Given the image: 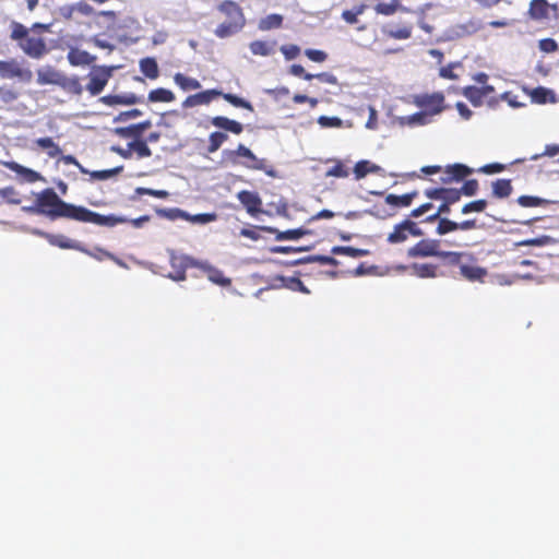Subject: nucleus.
<instances>
[{
	"instance_id": "obj_42",
	"label": "nucleus",
	"mask_w": 559,
	"mask_h": 559,
	"mask_svg": "<svg viewBox=\"0 0 559 559\" xmlns=\"http://www.w3.org/2000/svg\"><path fill=\"white\" fill-rule=\"evenodd\" d=\"M333 254H343L350 258H360L369 254V251L366 249H359L348 246H335L331 249Z\"/></svg>"
},
{
	"instance_id": "obj_61",
	"label": "nucleus",
	"mask_w": 559,
	"mask_h": 559,
	"mask_svg": "<svg viewBox=\"0 0 559 559\" xmlns=\"http://www.w3.org/2000/svg\"><path fill=\"white\" fill-rule=\"evenodd\" d=\"M460 191L467 197L475 195L478 191V181L476 179L466 180Z\"/></svg>"
},
{
	"instance_id": "obj_2",
	"label": "nucleus",
	"mask_w": 559,
	"mask_h": 559,
	"mask_svg": "<svg viewBox=\"0 0 559 559\" xmlns=\"http://www.w3.org/2000/svg\"><path fill=\"white\" fill-rule=\"evenodd\" d=\"M216 10L225 20L214 29L218 38H227L239 33L246 25V16L242 8L234 0H223Z\"/></svg>"
},
{
	"instance_id": "obj_18",
	"label": "nucleus",
	"mask_w": 559,
	"mask_h": 559,
	"mask_svg": "<svg viewBox=\"0 0 559 559\" xmlns=\"http://www.w3.org/2000/svg\"><path fill=\"white\" fill-rule=\"evenodd\" d=\"M237 198L251 216L262 212V200L257 192L241 190L238 192Z\"/></svg>"
},
{
	"instance_id": "obj_44",
	"label": "nucleus",
	"mask_w": 559,
	"mask_h": 559,
	"mask_svg": "<svg viewBox=\"0 0 559 559\" xmlns=\"http://www.w3.org/2000/svg\"><path fill=\"white\" fill-rule=\"evenodd\" d=\"M282 284L285 288L290 289L293 292H300L302 294H309L310 290L304 285L299 277L295 276H282Z\"/></svg>"
},
{
	"instance_id": "obj_48",
	"label": "nucleus",
	"mask_w": 559,
	"mask_h": 559,
	"mask_svg": "<svg viewBox=\"0 0 559 559\" xmlns=\"http://www.w3.org/2000/svg\"><path fill=\"white\" fill-rule=\"evenodd\" d=\"M366 8L365 4H359L353 10H344L342 12V19L348 24H356L358 22V15H361Z\"/></svg>"
},
{
	"instance_id": "obj_56",
	"label": "nucleus",
	"mask_w": 559,
	"mask_h": 559,
	"mask_svg": "<svg viewBox=\"0 0 559 559\" xmlns=\"http://www.w3.org/2000/svg\"><path fill=\"white\" fill-rule=\"evenodd\" d=\"M157 214L162 217L168 218V219H176L179 217L188 218L189 215L186 214L183 211L179 209H160L156 211Z\"/></svg>"
},
{
	"instance_id": "obj_20",
	"label": "nucleus",
	"mask_w": 559,
	"mask_h": 559,
	"mask_svg": "<svg viewBox=\"0 0 559 559\" xmlns=\"http://www.w3.org/2000/svg\"><path fill=\"white\" fill-rule=\"evenodd\" d=\"M38 234L44 236L50 245L56 246L58 248L74 249V250L82 251L86 254H91L90 251L87 249H84L78 241L72 240L63 235H52V234L39 233V231H38Z\"/></svg>"
},
{
	"instance_id": "obj_1",
	"label": "nucleus",
	"mask_w": 559,
	"mask_h": 559,
	"mask_svg": "<svg viewBox=\"0 0 559 559\" xmlns=\"http://www.w3.org/2000/svg\"><path fill=\"white\" fill-rule=\"evenodd\" d=\"M36 200L40 215L55 221L57 218H68L76 221L81 205L67 203L59 198L52 188H46L36 194Z\"/></svg>"
},
{
	"instance_id": "obj_27",
	"label": "nucleus",
	"mask_w": 559,
	"mask_h": 559,
	"mask_svg": "<svg viewBox=\"0 0 559 559\" xmlns=\"http://www.w3.org/2000/svg\"><path fill=\"white\" fill-rule=\"evenodd\" d=\"M142 97L136 96L133 93L122 94V95H106L102 97V102L108 106L114 105H134L141 103Z\"/></svg>"
},
{
	"instance_id": "obj_53",
	"label": "nucleus",
	"mask_w": 559,
	"mask_h": 559,
	"mask_svg": "<svg viewBox=\"0 0 559 559\" xmlns=\"http://www.w3.org/2000/svg\"><path fill=\"white\" fill-rule=\"evenodd\" d=\"M301 262H319L320 264H323V265H333V266H336L338 264V261L335 258L330 257V255H320V254L311 255V257H308V258L297 261V263H301Z\"/></svg>"
},
{
	"instance_id": "obj_24",
	"label": "nucleus",
	"mask_w": 559,
	"mask_h": 559,
	"mask_svg": "<svg viewBox=\"0 0 559 559\" xmlns=\"http://www.w3.org/2000/svg\"><path fill=\"white\" fill-rule=\"evenodd\" d=\"M438 259L441 260L445 266H457L468 259V252L463 251H443L440 249Z\"/></svg>"
},
{
	"instance_id": "obj_39",
	"label": "nucleus",
	"mask_w": 559,
	"mask_h": 559,
	"mask_svg": "<svg viewBox=\"0 0 559 559\" xmlns=\"http://www.w3.org/2000/svg\"><path fill=\"white\" fill-rule=\"evenodd\" d=\"M275 43H269L264 40H253L250 43V51L255 56H270L274 52Z\"/></svg>"
},
{
	"instance_id": "obj_55",
	"label": "nucleus",
	"mask_w": 559,
	"mask_h": 559,
	"mask_svg": "<svg viewBox=\"0 0 559 559\" xmlns=\"http://www.w3.org/2000/svg\"><path fill=\"white\" fill-rule=\"evenodd\" d=\"M367 213L381 219L391 217L395 214L394 211L388 210L383 204H374L367 211Z\"/></svg>"
},
{
	"instance_id": "obj_49",
	"label": "nucleus",
	"mask_w": 559,
	"mask_h": 559,
	"mask_svg": "<svg viewBox=\"0 0 559 559\" xmlns=\"http://www.w3.org/2000/svg\"><path fill=\"white\" fill-rule=\"evenodd\" d=\"M0 197L9 204H20V193L12 186L0 189Z\"/></svg>"
},
{
	"instance_id": "obj_41",
	"label": "nucleus",
	"mask_w": 559,
	"mask_h": 559,
	"mask_svg": "<svg viewBox=\"0 0 559 559\" xmlns=\"http://www.w3.org/2000/svg\"><path fill=\"white\" fill-rule=\"evenodd\" d=\"M132 154L135 153L138 158H146L152 156V151L144 139L133 140L128 143Z\"/></svg>"
},
{
	"instance_id": "obj_9",
	"label": "nucleus",
	"mask_w": 559,
	"mask_h": 559,
	"mask_svg": "<svg viewBox=\"0 0 559 559\" xmlns=\"http://www.w3.org/2000/svg\"><path fill=\"white\" fill-rule=\"evenodd\" d=\"M0 76L2 79H19L28 82L33 73L29 69L23 68L16 59H10L0 60Z\"/></svg>"
},
{
	"instance_id": "obj_23",
	"label": "nucleus",
	"mask_w": 559,
	"mask_h": 559,
	"mask_svg": "<svg viewBox=\"0 0 559 559\" xmlns=\"http://www.w3.org/2000/svg\"><path fill=\"white\" fill-rule=\"evenodd\" d=\"M472 169L463 164L450 165L445 169V176L441 178L443 183H450L451 181H461L465 177L472 174Z\"/></svg>"
},
{
	"instance_id": "obj_22",
	"label": "nucleus",
	"mask_w": 559,
	"mask_h": 559,
	"mask_svg": "<svg viewBox=\"0 0 559 559\" xmlns=\"http://www.w3.org/2000/svg\"><path fill=\"white\" fill-rule=\"evenodd\" d=\"M493 92L491 85H485L483 87H476L473 85L465 86L462 91L463 95L474 105L479 106L483 103V98Z\"/></svg>"
},
{
	"instance_id": "obj_11",
	"label": "nucleus",
	"mask_w": 559,
	"mask_h": 559,
	"mask_svg": "<svg viewBox=\"0 0 559 559\" xmlns=\"http://www.w3.org/2000/svg\"><path fill=\"white\" fill-rule=\"evenodd\" d=\"M0 164L16 174L17 181L22 183H35L45 181V178L36 170L27 168L14 160H2Z\"/></svg>"
},
{
	"instance_id": "obj_34",
	"label": "nucleus",
	"mask_w": 559,
	"mask_h": 559,
	"mask_svg": "<svg viewBox=\"0 0 559 559\" xmlns=\"http://www.w3.org/2000/svg\"><path fill=\"white\" fill-rule=\"evenodd\" d=\"M140 70L151 80H155L159 75L158 64L152 57H146L140 60Z\"/></svg>"
},
{
	"instance_id": "obj_21",
	"label": "nucleus",
	"mask_w": 559,
	"mask_h": 559,
	"mask_svg": "<svg viewBox=\"0 0 559 559\" xmlns=\"http://www.w3.org/2000/svg\"><path fill=\"white\" fill-rule=\"evenodd\" d=\"M63 73L51 66H46L37 70V83L39 85L59 86Z\"/></svg>"
},
{
	"instance_id": "obj_54",
	"label": "nucleus",
	"mask_w": 559,
	"mask_h": 559,
	"mask_svg": "<svg viewBox=\"0 0 559 559\" xmlns=\"http://www.w3.org/2000/svg\"><path fill=\"white\" fill-rule=\"evenodd\" d=\"M551 92L543 86L536 87L532 91V99L537 104H546L549 100Z\"/></svg>"
},
{
	"instance_id": "obj_31",
	"label": "nucleus",
	"mask_w": 559,
	"mask_h": 559,
	"mask_svg": "<svg viewBox=\"0 0 559 559\" xmlns=\"http://www.w3.org/2000/svg\"><path fill=\"white\" fill-rule=\"evenodd\" d=\"M383 169L369 160L362 159L355 164L354 174L356 179H361L368 174H380Z\"/></svg>"
},
{
	"instance_id": "obj_33",
	"label": "nucleus",
	"mask_w": 559,
	"mask_h": 559,
	"mask_svg": "<svg viewBox=\"0 0 559 559\" xmlns=\"http://www.w3.org/2000/svg\"><path fill=\"white\" fill-rule=\"evenodd\" d=\"M267 231L275 234L276 240H297L309 234V231L304 228L288 229L285 231H280L275 228H267Z\"/></svg>"
},
{
	"instance_id": "obj_59",
	"label": "nucleus",
	"mask_w": 559,
	"mask_h": 559,
	"mask_svg": "<svg viewBox=\"0 0 559 559\" xmlns=\"http://www.w3.org/2000/svg\"><path fill=\"white\" fill-rule=\"evenodd\" d=\"M545 201L538 197H533V195H521L519 197L518 199V203L523 206V207H535V206H539L544 203Z\"/></svg>"
},
{
	"instance_id": "obj_19",
	"label": "nucleus",
	"mask_w": 559,
	"mask_h": 559,
	"mask_svg": "<svg viewBox=\"0 0 559 559\" xmlns=\"http://www.w3.org/2000/svg\"><path fill=\"white\" fill-rule=\"evenodd\" d=\"M221 96V91L218 90H206L200 93L189 95L183 102V108H192L201 105L210 104L214 98Z\"/></svg>"
},
{
	"instance_id": "obj_17",
	"label": "nucleus",
	"mask_w": 559,
	"mask_h": 559,
	"mask_svg": "<svg viewBox=\"0 0 559 559\" xmlns=\"http://www.w3.org/2000/svg\"><path fill=\"white\" fill-rule=\"evenodd\" d=\"M424 194L428 199L444 201L450 205L459 202L462 195L459 189L451 188H429L424 191Z\"/></svg>"
},
{
	"instance_id": "obj_8",
	"label": "nucleus",
	"mask_w": 559,
	"mask_h": 559,
	"mask_svg": "<svg viewBox=\"0 0 559 559\" xmlns=\"http://www.w3.org/2000/svg\"><path fill=\"white\" fill-rule=\"evenodd\" d=\"M557 12V4H550L547 0H532L527 10V16L532 21L545 23L552 16H556Z\"/></svg>"
},
{
	"instance_id": "obj_16",
	"label": "nucleus",
	"mask_w": 559,
	"mask_h": 559,
	"mask_svg": "<svg viewBox=\"0 0 559 559\" xmlns=\"http://www.w3.org/2000/svg\"><path fill=\"white\" fill-rule=\"evenodd\" d=\"M417 106L427 109L431 115L440 114L444 106V95L440 92L425 94L416 99Z\"/></svg>"
},
{
	"instance_id": "obj_3",
	"label": "nucleus",
	"mask_w": 559,
	"mask_h": 559,
	"mask_svg": "<svg viewBox=\"0 0 559 559\" xmlns=\"http://www.w3.org/2000/svg\"><path fill=\"white\" fill-rule=\"evenodd\" d=\"M10 38L17 43L22 51L32 59H41L48 48L43 37L32 36L29 29L19 22H12Z\"/></svg>"
},
{
	"instance_id": "obj_5",
	"label": "nucleus",
	"mask_w": 559,
	"mask_h": 559,
	"mask_svg": "<svg viewBox=\"0 0 559 559\" xmlns=\"http://www.w3.org/2000/svg\"><path fill=\"white\" fill-rule=\"evenodd\" d=\"M423 230L418 227L417 223L406 218L393 227V230L388 235L386 241L391 245L405 242L409 236L420 237Z\"/></svg>"
},
{
	"instance_id": "obj_13",
	"label": "nucleus",
	"mask_w": 559,
	"mask_h": 559,
	"mask_svg": "<svg viewBox=\"0 0 559 559\" xmlns=\"http://www.w3.org/2000/svg\"><path fill=\"white\" fill-rule=\"evenodd\" d=\"M478 228L477 221L475 218L465 219L462 222H454L450 218L440 219V223L437 224L436 234L439 236H444L450 233H454L457 230L468 231Z\"/></svg>"
},
{
	"instance_id": "obj_28",
	"label": "nucleus",
	"mask_w": 559,
	"mask_h": 559,
	"mask_svg": "<svg viewBox=\"0 0 559 559\" xmlns=\"http://www.w3.org/2000/svg\"><path fill=\"white\" fill-rule=\"evenodd\" d=\"M374 11L377 14L390 16L399 11L408 13L411 10L402 5L400 0H390V2H379L376 4Z\"/></svg>"
},
{
	"instance_id": "obj_47",
	"label": "nucleus",
	"mask_w": 559,
	"mask_h": 559,
	"mask_svg": "<svg viewBox=\"0 0 559 559\" xmlns=\"http://www.w3.org/2000/svg\"><path fill=\"white\" fill-rule=\"evenodd\" d=\"M221 96L226 100L228 102L229 104H231L233 106L235 107H238V108H245V109H248L250 111L253 110V107L251 105L250 102L235 95V94H230V93H222L221 92Z\"/></svg>"
},
{
	"instance_id": "obj_57",
	"label": "nucleus",
	"mask_w": 559,
	"mask_h": 559,
	"mask_svg": "<svg viewBox=\"0 0 559 559\" xmlns=\"http://www.w3.org/2000/svg\"><path fill=\"white\" fill-rule=\"evenodd\" d=\"M318 123L322 128H342L343 127V121L338 117L320 116L318 118Z\"/></svg>"
},
{
	"instance_id": "obj_35",
	"label": "nucleus",
	"mask_w": 559,
	"mask_h": 559,
	"mask_svg": "<svg viewBox=\"0 0 559 559\" xmlns=\"http://www.w3.org/2000/svg\"><path fill=\"white\" fill-rule=\"evenodd\" d=\"M383 33L390 38L405 40L412 37L413 26L411 24H403L396 28H383Z\"/></svg>"
},
{
	"instance_id": "obj_36",
	"label": "nucleus",
	"mask_w": 559,
	"mask_h": 559,
	"mask_svg": "<svg viewBox=\"0 0 559 559\" xmlns=\"http://www.w3.org/2000/svg\"><path fill=\"white\" fill-rule=\"evenodd\" d=\"M174 82L185 92L199 90L201 87V84L197 79L189 78L180 72L174 75Z\"/></svg>"
},
{
	"instance_id": "obj_12",
	"label": "nucleus",
	"mask_w": 559,
	"mask_h": 559,
	"mask_svg": "<svg viewBox=\"0 0 559 559\" xmlns=\"http://www.w3.org/2000/svg\"><path fill=\"white\" fill-rule=\"evenodd\" d=\"M460 275L469 282H484L487 276V270L477 264L476 258L468 253V259L460 265Z\"/></svg>"
},
{
	"instance_id": "obj_32",
	"label": "nucleus",
	"mask_w": 559,
	"mask_h": 559,
	"mask_svg": "<svg viewBox=\"0 0 559 559\" xmlns=\"http://www.w3.org/2000/svg\"><path fill=\"white\" fill-rule=\"evenodd\" d=\"M59 87H61L64 92L81 95L83 92V86L78 76H67L64 73L60 81Z\"/></svg>"
},
{
	"instance_id": "obj_62",
	"label": "nucleus",
	"mask_w": 559,
	"mask_h": 559,
	"mask_svg": "<svg viewBox=\"0 0 559 559\" xmlns=\"http://www.w3.org/2000/svg\"><path fill=\"white\" fill-rule=\"evenodd\" d=\"M281 51L287 60L295 59L300 53V48L297 45H284Z\"/></svg>"
},
{
	"instance_id": "obj_45",
	"label": "nucleus",
	"mask_w": 559,
	"mask_h": 559,
	"mask_svg": "<svg viewBox=\"0 0 559 559\" xmlns=\"http://www.w3.org/2000/svg\"><path fill=\"white\" fill-rule=\"evenodd\" d=\"M115 132L122 139L141 140L143 135L136 123L130 124L128 127L116 128Z\"/></svg>"
},
{
	"instance_id": "obj_50",
	"label": "nucleus",
	"mask_w": 559,
	"mask_h": 559,
	"mask_svg": "<svg viewBox=\"0 0 559 559\" xmlns=\"http://www.w3.org/2000/svg\"><path fill=\"white\" fill-rule=\"evenodd\" d=\"M450 212H451V205L444 201H441V204L438 206L437 211L433 214L429 215L426 218V222H428V223L437 222L439 224L440 219L447 218L445 216H442V215H448V214H450Z\"/></svg>"
},
{
	"instance_id": "obj_26",
	"label": "nucleus",
	"mask_w": 559,
	"mask_h": 559,
	"mask_svg": "<svg viewBox=\"0 0 559 559\" xmlns=\"http://www.w3.org/2000/svg\"><path fill=\"white\" fill-rule=\"evenodd\" d=\"M67 58L72 66H90L96 60L95 56L78 48H71Z\"/></svg>"
},
{
	"instance_id": "obj_14",
	"label": "nucleus",
	"mask_w": 559,
	"mask_h": 559,
	"mask_svg": "<svg viewBox=\"0 0 559 559\" xmlns=\"http://www.w3.org/2000/svg\"><path fill=\"white\" fill-rule=\"evenodd\" d=\"M111 76V68L99 67L90 74V82L86 90L93 96L102 93Z\"/></svg>"
},
{
	"instance_id": "obj_38",
	"label": "nucleus",
	"mask_w": 559,
	"mask_h": 559,
	"mask_svg": "<svg viewBox=\"0 0 559 559\" xmlns=\"http://www.w3.org/2000/svg\"><path fill=\"white\" fill-rule=\"evenodd\" d=\"M148 100L152 103H171L175 100V94L167 88L158 87L148 93Z\"/></svg>"
},
{
	"instance_id": "obj_7",
	"label": "nucleus",
	"mask_w": 559,
	"mask_h": 559,
	"mask_svg": "<svg viewBox=\"0 0 559 559\" xmlns=\"http://www.w3.org/2000/svg\"><path fill=\"white\" fill-rule=\"evenodd\" d=\"M169 262L171 266V272L168 274V277L171 278L173 281L181 282L187 278V269H197L199 260L190 255L176 254L175 252H171Z\"/></svg>"
},
{
	"instance_id": "obj_64",
	"label": "nucleus",
	"mask_w": 559,
	"mask_h": 559,
	"mask_svg": "<svg viewBox=\"0 0 559 559\" xmlns=\"http://www.w3.org/2000/svg\"><path fill=\"white\" fill-rule=\"evenodd\" d=\"M305 55L314 62H323L326 60L328 55L323 50L307 49Z\"/></svg>"
},
{
	"instance_id": "obj_15",
	"label": "nucleus",
	"mask_w": 559,
	"mask_h": 559,
	"mask_svg": "<svg viewBox=\"0 0 559 559\" xmlns=\"http://www.w3.org/2000/svg\"><path fill=\"white\" fill-rule=\"evenodd\" d=\"M200 272L206 275L210 282H212L215 285L222 286V287H228L231 285V280L224 275L223 271L217 269L216 266L212 265L207 261H201L198 262V267Z\"/></svg>"
},
{
	"instance_id": "obj_25",
	"label": "nucleus",
	"mask_w": 559,
	"mask_h": 559,
	"mask_svg": "<svg viewBox=\"0 0 559 559\" xmlns=\"http://www.w3.org/2000/svg\"><path fill=\"white\" fill-rule=\"evenodd\" d=\"M211 123L216 128L223 129L234 134H240L243 131V126L240 122L224 116L213 117L211 119Z\"/></svg>"
},
{
	"instance_id": "obj_10",
	"label": "nucleus",
	"mask_w": 559,
	"mask_h": 559,
	"mask_svg": "<svg viewBox=\"0 0 559 559\" xmlns=\"http://www.w3.org/2000/svg\"><path fill=\"white\" fill-rule=\"evenodd\" d=\"M440 251V240L438 239H421L414 246L407 249L408 258H438Z\"/></svg>"
},
{
	"instance_id": "obj_58",
	"label": "nucleus",
	"mask_w": 559,
	"mask_h": 559,
	"mask_svg": "<svg viewBox=\"0 0 559 559\" xmlns=\"http://www.w3.org/2000/svg\"><path fill=\"white\" fill-rule=\"evenodd\" d=\"M326 176L345 178L348 176V170L346 169L342 162H336L331 168L328 169Z\"/></svg>"
},
{
	"instance_id": "obj_43",
	"label": "nucleus",
	"mask_w": 559,
	"mask_h": 559,
	"mask_svg": "<svg viewBox=\"0 0 559 559\" xmlns=\"http://www.w3.org/2000/svg\"><path fill=\"white\" fill-rule=\"evenodd\" d=\"M283 16L277 13L269 14L259 22V28L261 31H270L280 28L283 24Z\"/></svg>"
},
{
	"instance_id": "obj_51",
	"label": "nucleus",
	"mask_w": 559,
	"mask_h": 559,
	"mask_svg": "<svg viewBox=\"0 0 559 559\" xmlns=\"http://www.w3.org/2000/svg\"><path fill=\"white\" fill-rule=\"evenodd\" d=\"M122 166H119L111 169L88 171L87 174H90L91 178L94 180H107L118 175L122 170Z\"/></svg>"
},
{
	"instance_id": "obj_46",
	"label": "nucleus",
	"mask_w": 559,
	"mask_h": 559,
	"mask_svg": "<svg viewBox=\"0 0 559 559\" xmlns=\"http://www.w3.org/2000/svg\"><path fill=\"white\" fill-rule=\"evenodd\" d=\"M228 140V135L224 132L215 131L209 135L207 152L215 153Z\"/></svg>"
},
{
	"instance_id": "obj_29",
	"label": "nucleus",
	"mask_w": 559,
	"mask_h": 559,
	"mask_svg": "<svg viewBox=\"0 0 559 559\" xmlns=\"http://www.w3.org/2000/svg\"><path fill=\"white\" fill-rule=\"evenodd\" d=\"M418 197V191L405 193L403 195L388 194L385 197V204L393 207H407L412 204L413 200Z\"/></svg>"
},
{
	"instance_id": "obj_60",
	"label": "nucleus",
	"mask_w": 559,
	"mask_h": 559,
	"mask_svg": "<svg viewBox=\"0 0 559 559\" xmlns=\"http://www.w3.org/2000/svg\"><path fill=\"white\" fill-rule=\"evenodd\" d=\"M19 97L17 92L14 90L7 87V86H0V100L8 105L16 100Z\"/></svg>"
},
{
	"instance_id": "obj_40",
	"label": "nucleus",
	"mask_w": 559,
	"mask_h": 559,
	"mask_svg": "<svg viewBox=\"0 0 559 559\" xmlns=\"http://www.w3.org/2000/svg\"><path fill=\"white\" fill-rule=\"evenodd\" d=\"M35 143L38 147L46 150L50 158H55L61 154V148L51 138H39Z\"/></svg>"
},
{
	"instance_id": "obj_6",
	"label": "nucleus",
	"mask_w": 559,
	"mask_h": 559,
	"mask_svg": "<svg viewBox=\"0 0 559 559\" xmlns=\"http://www.w3.org/2000/svg\"><path fill=\"white\" fill-rule=\"evenodd\" d=\"M76 222L91 223V224H95L98 226L114 227L118 224H123L129 221H128V218H126L123 216H116L114 214L102 215V214L93 212L84 206H81Z\"/></svg>"
},
{
	"instance_id": "obj_63",
	"label": "nucleus",
	"mask_w": 559,
	"mask_h": 559,
	"mask_svg": "<svg viewBox=\"0 0 559 559\" xmlns=\"http://www.w3.org/2000/svg\"><path fill=\"white\" fill-rule=\"evenodd\" d=\"M539 49L544 52H554L558 49V44L552 38H544L539 40Z\"/></svg>"
},
{
	"instance_id": "obj_52",
	"label": "nucleus",
	"mask_w": 559,
	"mask_h": 559,
	"mask_svg": "<svg viewBox=\"0 0 559 559\" xmlns=\"http://www.w3.org/2000/svg\"><path fill=\"white\" fill-rule=\"evenodd\" d=\"M487 204L488 203L485 199L475 200V201L468 202L465 205H463L461 213L462 214H468L472 212L480 213V212L485 211V209L487 207Z\"/></svg>"
},
{
	"instance_id": "obj_37",
	"label": "nucleus",
	"mask_w": 559,
	"mask_h": 559,
	"mask_svg": "<svg viewBox=\"0 0 559 559\" xmlns=\"http://www.w3.org/2000/svg\"><path fill=\"white\" fill-rule=\"evenodd\" d=\"M512 190L511 180L509 179H497L492 182V194L498 199L508 198Z\"/></svg>"
},
{
	"instance_id": "obj_4",
	"label": "nucleus",
	"mask_w": 559,
	"mask_h": 559,
	"mask_svg": "<svg viewBox=\"0 0 559 559\" xmlns=\"http://www.w3.org/2000/svg\"><path fill=\"white\" fill-rule=\"evenodd\" d=\"M222 163L231 166L241 165L250 170L264 171L272 175L273 171L267 169V162L259 158L254 153L243 144H239L235 150H224L222 152Z\"/></svg>"
},
{
	"instance_id": "obj_30",
	"label": "nucleus",
	"mask_w": 559,
	"mask_h": 559,
	"mask_svg": "<svg viewBox=\"0 0 559 559\" xmlns=\"http://www.w3.org/2000/svg\"><path fill=\"white\" fill-rule=\"evenodd\" d=\"M413 274L420 278H435L438 276V265L433 263H414L411 265Z\"/></svg>"
}]
</instances>
